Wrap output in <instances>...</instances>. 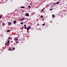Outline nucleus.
Listing matches in <instances>:
<instances>
[{
	"label": "nucleus",
	"instance_id": "nucleus-1",
	"mask_svg": "<svg viewBox=\"0 0 67 67\" xmlns=\"http://www.w3.org/2000/svg\"><path fill=\"white\" fill-rule=\"evenodd\" d=\"M14 41H16L17 40H18V37H15L14 39Z\"/></svg>",
	"mask_w": 67,
	"mask_h": 67
},
{
	"label": "nucleus",
	"instance_id": "nucleus-2",
	"mask_svg": "<svg viewBox=\"0 0 67 67\" xmlns=\"http://www.w3.org/2000/svg\"><path fill=\"white\" fill-rule=\"evenodd\" d=\"M25 15L26 16H29V14L28 13H26Z\"/></svg>",
	"mask_w": 67,
	"mask_h": 67
},
{
	"label": "nucleus",
	"instance_id": "nucleus-3",
	"mask_svg": "<svg viewBox=\"0 0 67 67\" xmlns=\"http://www.w3.org/2000/svg\"><path fill=\"white\" fill-rule=\"evenodd\" d=\"M16 23V20H15L13 21V23L14 24H15Z\"/></svg>",
	"mask_w": 67,
	"mask_h": 67
},
{
	"label": "nucleus",
	"instance_id": "nucleus-4",
	"mask_svg": "<svg viewBox=\"0 0 67 67\" xmlns=\"http://www.w3.org/2000/svg\"><path fill=\"white\" fill-rule=\"evenodd\" d=\"M30 29H31V27H29L27 28V30H29Z\"/></svg>",
	"mask_w": 67,
	"mask_h": 67
},
{
	"label": "nucleus",
	"instance_id": "nucleus-5",
	"mask_svg": "<svg viewBox=\"0 0 67 67\" xmlns=\"http://www.w3.org/2000/svg\"><path fill=\"white\" fill-rule=\"evenodd\" d=\"M11 22H9L8 23V25H11Z\"/></svg>",
	"mask_w": 67,
	"mask_h": 67
},
{
	"label": "nucleus",
	"instance_id": "nucleus-6",
	"mask_svg": "<svg viewBox=\"0 0 67 67\" xmlns=\"http://www.w3.org/2000/svg\"><path fill=\"white\" fill-rule=\"evenodd\" d=\"M10 30L9 29L8 30H7V32H10Z\"/></svg>",
	"mask_w": 67,
	"mask_h": 67
},
{
	"label": "nucleus",
	"instance_id": "nucleus-7",
	"mask_svg": "<svg viewBox=\"0 0 67 67\" xmlns=\"http://www.w3.org/2000/svg\"><path fill=\"white\" fill-rule=\"evenodd\" d=\"M9 42H10V40L8 41L7 42V43H8V44H9L10 43Z\"/></svg>",
	"mask_w": 67,
	"mask_h": 67
},
{
	"label": "nucleus",
	"instance_id": "nucleus-8",
	"mask_svg": "<svg viewBox=\"0 0 67 67\" xmlns=\"http://www.w3.org/2000/svg\"><path fill=\"white\" fill-rule=\"evenodd\" d=\"M52 18H54V16H55V15L54 14H53L52 15Z\"/></svg>",
	"mask_w": 67,
	"mask_h": 67
},
{
	"label": "nucleus",
	"instance_id": "nucleus-9",
	"mask_svg": "<svg viewBox=\"0 0 67 67\" xmlns=\"http://www.w3.org/2000/svg\"><path fill=\"white\" fill-rule=\"evenodd\" d=\"M10 39H11V37H9L8 38V40H10Z\"/></svg>",
	"mask_w": 67,
	"mask_h": 67
},
{
	"label": "nucleus",
	"instance_id": "nucleus-10",
	"mask_svg": "<svg viewBox=\"0 0 67 67\" xmlns=\"http://www.w3.org/2000/svg\"><path fill=\"white\" fill-rule=\"evenodd\" d=\"M41 18H43V15H41Z\"/></svg>",
	"mask_w": 67,
	"mask_h": 67
},
{
	"label": "nucleus",
	"instance_id": "nucleus-11",
	"mask_svg": "<svg viewBox=\"0 0 67 67\" xmlns=\"http://www.w3.org/2000/svg\"><path fill=\"white\" fill-rule=\"evenodd\" d=\"M24 20V19L23 18H22L21 19V21H23V20Z\"/></svg>",
	"mask_w": 67,
	"mask_h": 67
},
{
	"label": "nucleus",
	"instance_id": "nucleus-12",
	"mask_svg": "<svg viewBox=\"0 0 67 67\" xmlns=\"http://www.w3.org/2000/svg\"><path fill=\"white\" fill-rule=\"evenodd\" d=\"M28 7L29 9H30L31 8V6L30 5H29L28 6Z\"/></svg>",
	"mask_w": 67,
	"mask_h": 67
},
{
	"label": "nucleus",
	"instance_id": "nucleus-13",
	"mask_svg": "<svg viewBox=\"0 0 67 67\" xmlns=\"http://www.w3.org/2000/svg\"><path fill=\"white\" fill-rule=\"evenodd\" d=\"M21 8H24V6H22L21 7Z\"/></svg>",
	"mask_w": 67,
	"mask_h": 67
},
{
	"label": "nucleus",
	"instance_id": "nucleus-14",
	"mask_svg": "<svg viewBox=\"0 0 67 67\" xmlns=\"http://www.w3.org/2000/svg\"><path fill=\"white\" fill-rule=\"evenodd\" d=\"M59 3V2H57V4H58V3Z\"/></svg>",
	"mask_w": 67,
	"mask_h": 67
},
{
	"label": "nucleus",
	"instance_id": "nucleus-15",
	"mask_svg": "<svg viewBox=\"0 0 67 67\" xmlns=\"http://www.w3.org/2000/svg\"><path fill=\"white\" fill-rule=\"evenodd\" d=\"M45 24H42V25H43V26H45Z\"/></svg>",
	"mask_w": 67,
	"mask_h": 67
},
{
	"label": "nucleus",
	"instance_id": "nucleus-16",
	"mask_svg": "<svg viewBox=\"0 0 67 67\" xmlns=\"http://www.w3.org/2000/svg\"><path fill=\"white\" fill-rule=\"evenodd\" d=\"M44 8H43V9L41 10V11H42V12L43 11H44Z\"/></svg>",
	"mask_w": 67,
	"mask_h": 67
},
{
	"label": "nucleus",
	"instance_id": "nucleus-17",
	"mask_svg": "<svg viewBox=\"0 0 67 67\" xmlns=\"http://www.w3.org/2000/svg\"><path fill=\"white\" fill-rule=\"evenodd\" d=\"M27 28V27H24V29H26V28Z\"/></svg>",
	"mask_w": 67,
	"mask_h": 67
},
{
	"label": "nucleus",
	"instance_id": "nucleus-18",
	"mask_svg": "<svg viewBox=\"0 0 67 67\" xmlns=\"http://www.w3.org/2000/svg\"><path fill=\"white\" fill-rule=\"evenodd\" d=\"M21 24H23V23L21 22Z\"/></svg>",
	"mask_w": 67,
	"mask_h": 67
},
{
	"label": "nucleus",
	"instance_id": "nucleus-19",
	"mask_svg": "<svg viewBox=\"0 0 67 67\" xmlns=\"http://www.w3.org/2000/svg\"><path fill=\"white\" fill-rule=\"evenodd\" d=\"M2 25H4V24L3 23L2 24Z\"/></svg>",
	"mask_w": 67,
	"mask_h": 67
},
{
	"label": "nucleus",
	"instance_id": "nucleus-20",
	"mask_svg": "<svg viewBox=\"0 0 67 67\" xmlns=\"http://www.w3.org/2000/svg\"><path fill=\"white\" fill-rule=\"evenodd\" d=\"M30 5H32V3H30Z\"/></svg>",
	"mask_w": 67,
	"mask_h": 67
},
{
	"label": "nucleus",
	"instance_id": "nucleus-21",
	"mask_svg": "<svg viewBox=\"0 0 67 67\" xmlns=\"http://www.w3.org/2000/svg\"><path fill=\"white\" fill-rule=\"evenodd\" d=\"M50 11H52V10H53V9H50Z\"/></svg>",
	"mask_w": 67,
	"mask_h": 67
},
{
	"label": "nucleus",
	"instance_id": "nucleus-22",
	"mask_svg": "<svg viewBox=\"0 0 67 67\" xmlns=\"http://www.w3.org/2000/svg\"><path fill=\"white\" fill-rule=\"evenodd\" d=\"M26 25H24V26H25V27H26Z\"/></svg>",
	"mask_w": 67,
	"mask_h": 67
},
{
	"label": "nucleus",
	"instance_id": "nucleus-23",
	"mask_svg": "<svg viewBox=\"0 0 67 67\" xmlns=\"http://www.w3.org/2000/svg\"><path fill=\"white\" fill-rule=\"evenodd\" d=\"M16 42L17 43H19V42L18 41H16Z\"/></svg>",
	"mask_w": 67,
	"mask_h": 67
},
{
	"label": "nucleus",
	"instance_id": "nucleus-24",
	"mask_svg": "<svg viewBox=\"0 0 67 67\" xmlns=\"http://www.w3.org/2000/svg\"><path fill=\"white\" fill-rule=\"evenodd\" d=\"M9 51H11V48H9Z\"/></svg>",
	"mask_w": 67,
	"mask_h": 67
},
{
	"label": "nucleus",
	"instance_id": "nucleus-25",
	"mask_svg": "<svg viewBox=\"0 0 67 67\" xmlns=\"http://www.w3.org/2000/svg\"><path fill=\"white\" fill-rule=\"evenodd\" d=\"M54 5H55L56 4V3L54 2Z\"/></svg>",
	"mask_w": 67,
	"mask_h": 67
},
{
	"label": "nucleus",
	"instance_id": "nucleus-26",
	"mask_svg": "<svg viewBox=\"0 0 67 67\" xmlns=\"http://www.w3.org/2000/svg\"><path fill=\"white\" fill-rule=\"evenodd\" d=\"M13 50H14V49H15V48H13Z\"/></svg>",
	"mask_w": 67,
	"mask_h": 67
},
{
	"label": "nucleus",
	"instance_id": "nucleus-27",
	"mask_svg": "<svg viewBox=\"0 0 67 67\" xmlns=\"http://www.w3.org/2000/svg\"><path fill=\"white\" fill-rule=\"evenodd\" d=\"M5 45H7V43H6L5 44Z\"/></svg>",
	"mask_w": 67,
	"mask_h": 67
},
{
	"label": "nucleus",
	"instance_id": "nucleus-28",
	"mask_svg": "<svg viewBox=\"0 0 67 67\" xmlns=\"http://www.w3.org/2000/svg\"><path fill=\"white\" fill-rule=\"evenodd\" d=\"M1 16H0V19H1Z\"/></svg>",
	"mask_w": 67,
	"mask_h": 67
},
{
	"label": "nucleus",
	"instance_id": "nucleus-29",
	"mask_svg": "<svg viewBox=\"0 0 67 67\" xmlns=\"http://www.w3.org/2000/svg\"><path fill=\"white\" fill-rule=\"evenodd\" d=\"M22 12H24V11H22Z\"/></svg>",
	"mask_w": 67,
	"mask_h": 67
},
{
	"label": "nucleus",
	"instance_id": "nucleus-30",
	"mask_svg": "<svg viewBox=\"0 0 67 67\" xmlns=\"http://www.w3.org/2000/svg\"><path fill=\"white\" fill-rule=\"evenodd\" d=\"M42 20H44V19H42Z\"/></svg>",
	"mask_w": 67,
	"mask_h": 67
},
{
	"label": "nucleus",
	"instance_id": "nucleus-31",
	"mask_svg": "<svg viewBox=\"0 0 67 67\" xmlns=\"http://www.w3.org/2000/svg\"><path fill=\"white\" fill-rule=\"evenodd\" d=\"M38 25H39V24H38Z\"/></svg>",
	"mask_w": 67,
	"mask_h": 67
},
{
	"label": "nucleus",
	"instance_id": "nucleus-32",
	"mask_svg": "<svg viewBox=\"0 0 67 67\" xmlns=\"http://www.w3.org/2000/svg\"><path fill=\"white\" fill-rule=\"evenodd\" d=\"M11 1H12V0H11Z\"/></svg>",
	"mask_w": 67,
	"mask_h": 67
}]
</instances>
